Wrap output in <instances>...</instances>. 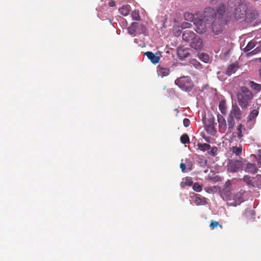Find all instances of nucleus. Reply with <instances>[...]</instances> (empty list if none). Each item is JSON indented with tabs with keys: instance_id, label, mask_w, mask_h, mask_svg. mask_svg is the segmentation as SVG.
<instances>
[{
	"instance_id": "nucleus-1",
	"label": "nucleus",
	"mask_w": 261,
	"mask_h": 261,
	"mask_svg": "<svg viewBox=\"0 0 261 261\" xmlns=\"http://www.w3.org/2000/svg\"><path fill=\"white\" fill-rule=\"evenodd\" d=\"M253 98V94L247 87L242 86L240 92L237 94L238 104L243 109H246L249 106V103Z\"/></svg>"
},
{
	"instance_id": "nucleus-2",
	"label": "nucleus",
	"mask_w": 261,
	"mask_h": 261,
	"mask_svg": "<svg viewBox=\"0 0 261 261\" xmlns=\"http://www.w3.org/2000/svg\"><path fill=\"white\" fill-rule=\"evenodd\" d=\"M217 120L219 123V130L221 133H225L227 130V134L232 133L236 125L235 119L228 115L226 122L224 117L219 114L217 115Z\"/></svg>"
},
{
	"instance_id": "nucleus-3",
	"label": "nucleus",
	"mask_w": 261,
	"mask_h": 261,
	"mask_svg": "<svg viewBox=\"0 0 261 261\" xmlns=\"http://www.w3.org/2000/svg\"><path fill=\"white\" fill-rule=\"evenodd\" d=\"M175 83L180 89L186 91H190L193 87V84L189 76L181 77L176 79Z\"/></svg>"
},
{
	"instance_id": "nucleus-4",
	"label": "nucleus",
	"mask_w": 261,
	"mask_h": 261,
	"mask_svg": "<svg viewBox=\"0 0 261 261\" xmlns=\"http://www.w3.org/2000/svg\"><path fill=\"white\" fill-rule=\"evenodd\" d=\"M243 180L249 186L258 188H261V175H257L255 177L245 175Z\"/></svg>"
},
{
	"instance_id": "nucleus-5",
	"label": "nucleus",
	"mask_w": 261,
	"mask_h": 261,
	"mask_svg": "<svg viewBox=\"0 0 261 261\" xmlns=\"http://www.w3.org/2000/svg\"><path fill=\"white\" fill-rule=\"evenodd\" d=\"M232 135L233 137L237 138L239 140L242 141L243 138L248 134V130L245 125L242 123H238L236 126V130L232 132Z\"/></svg>"
},
{
	"instance_id": "nucleus-6",
	"label": "nucleus",
	"mask_w": 261,
	"mask_h": 261,
	"mask_svg": "<svg viewBox=\"0 0 261 261\" xmlns=\"http://www.w3.org/2000/svg\"><path fill=\"white\" fill-rule=\"evenodd\" d=\"M228 115L236 120V121H239L243 118V112L238 105L232 104L231 109Z\"/></svg>"
},
{
	"instance_id": "nucleus-7",
	"label": "nucleus",
	"mask_w": 261,
	"mask_h": 261,
	"mask_svg": "<svg viewBox=\"0 0 261 261\" xmlns=\"http://www.w3.org/2000/svg\"><path fill=\"white\" fill-rule=\"evenodd\" d=\"M242 163L239 160H229L227 165V171L230 172H236L242 167Z\"/></svg>"
},
{
	"instance_id": "nucleus-8",
	"label": "nucleus",
	"mask_w": 261,
	"mask_h": 261,
	"mask_svg": "<svg viewBox=\"0 0 261 261\" xmlns=\"http://www.w3.org/2000/svg\"><path fill=\"white\" fill-rule=\"evenodd\" d=\"M244 6L240 5L235 9V11L233 14L235 19H241L245 17L246 10L244 9Z\"/></svg>"
},
{
	"instance_id": "nucleus-9",
	"label": "nucleus",
	"mask_w": 261,
	"mask_h": 261,
	"mask_svg": "<svg viewBox=\"0 0 261 261\" xmlns=\"http://www.w3.org/2000/svg\"><path fill=\"white\" fill-rule=\"evenodd\" d=\"M190 43L192 48L197 50H201L203 46L202 40L197 35Z\"/></svg>"
},
{
	"instance_id": "nucleus-10",
	"label": "nucleus",
	"mask_w": 261,
	"mask_h": 261,
	"mask_svg": "<svg viewBox=\"0 0 261 261\" xmlns=\"http://www.w3.org/2000/svg\"><path fill=\"white\" fill-rule=\"evenodd\" d=\"M195 24L196 25L195 30L197 33L202 34L206 31L207 26L203 20H199Z\"/></svg>"
},
{
	"instance_id": "nucleus-11",
	"label": "nucleus",
	"mask_w": 261,
	"mask_h": 261,
	"mask_svg": "<svg viewBox=\"0 0 261 261\" xmlns=\"http://www.w3.org/2000/svg\"><path fill=\"white\" fill-rule=\"evenodd\" d=\"M197 35L193 31L190 30H186L182 34V39L186 42L190 43L195 38Z\"/></svg>"
},
{
	"instance_id": "nucleus-12",
	"label": "nucleus",
	"mask_w": 261,
	"mask_h": 261,
	"mask_svg": "<svg viewBox=\"0 0 261 261\" xmlns=\"http://www.w3.org/2000/svg\"><path fill=\"white\" fill-rule=\"evenodd\" d=\"M244 191L241 190L239 192H237L233 196V199L234 200V205H237L241 203L244 201Z\"/></svg>"
},
{
	"instance_id": "nucleus-13",
	"label": "nucleus",
	"mask_w": 261,
	"mask_h": 261,
	"mask_svg": "<svg viewBox=\"0 0 261 261\" xmlns=\"http://www.w3.org/2000/svg\"><path fill=\"white\" fill-rule=\"evenodd\" d=\"M189 48H179L177 49V55L181 60L185 59L190 56Z\"/></svg>"
},
{
	"instance_id": "nucleus-14",
	"label": "nucleus",
	"mask_w": 261,
	"mask_h": 261,
	"mask_svg": "<svg viewBox=\"0 0 261 261\" xmlns=\"http://www.w3.org/2000/svg\"><path fill=\"white\" fill-rule=\"evenodd\" d=\"M157 72L159 76L163 77L169 74L170 69L169 68L165 67L162 65H159L157 67Z\"/></svg>"
},
{
	"instance_id": "nucleus-15",
	"label": "nucleus",
	"mask_w": 261,
	"mask_h": 261,
	"mask_svg": "<svg viewBox=\"0 0 261 261\" xmlns=\"http://www.w3.org/2000/svg\"><path fill=\"white\" fill-rule=\"evenodd\" d=\"M248 85L255 93H258L261 91V84L253 81H248Z\"/></svg>"
},
{
	"instance_id": "nucleus-16",
	"label": "nucleus",
	"mask_w": 261,
	"mask_h": 261,
	"mask_svg": "<svg viewBox=\"0 0 261 261\" xmlns=\"http://www.w3.org/2000/svg\"><path fill=\"white\" fill-rule=\"evenodd\" d=\"M145 55L149 60H150L152 63L156 64L159 63L160 61V57L156 56L151 51H147L145 53Z\"/></svg>"
},
{
	"instance_id": "nucleus-17",
	"label": "nucleus",
	"mask_w": 261,
	"mask_h": 261,
	"mask_svg": "<svg viewBox=\"0 0 261 261\" xmlns=\"http://www.w3.org/2000/svg\"><path fill=\"white\" fill-rule=\"evenodd\" d=\"M225 11V6L223 4H221L217 8V12L215 13V16H218L219 18H221L224 14Z\"/></svg>"
},
{
	"instance_id": "nucleus-18",
	"label": "nucleus",
	"mask_w": 261,
	"mask_h": 261,
	"mask_svg": "<svg viewBox=\"0 0 261 261\" xmlns=\"http://www.w3.org/2000/svg\"><path fill=\"white\" fill-rule=\"evenodd\" d=\"M239 67L237 64H231L228 66L226 70V74L228 75H231L232 74L235 73L239 69Z\"/></svg>"
},
{
	"instance_id": "nucleus-19",
	"label": "nucleus",
	"mask_w": 261,
	"mask_h": 261,
	"mask_svg": "<svg viewBox=\"0 0 261 261\" xmlns=\"http://www.w3.org/2000/svg\"><path fill=\"white\" fill-rule=\"evenodd\" d=\"M245 171L252 174H255L257 171V168H256L255 164L247 163Z\"/></svg>"
},
{
	"instance_id": "nucleus-20",
	"label": "nucleus",
	"mask_w": 261,
	"mask_h": 261,
	"mask_svg": "<svg viewBox=\"0 0 261 261\" xmlns=\"http://www.w3.org/2000/svg\"><path fill=\"white\" fill-rule=\"evenodd\" d=\"M193 184L192 179L190 177H186L182 179V181L180 182V187L185 188V186H191Z\"/></svg>"
},
{
	"instance_id": "nucleus-21",
	"label": "nucleus",
	"mask_w": 261,
	"mask_h": 261,
	"mask_svg": "<svg viewBox=\"0 0 261 261\" xmlns=\"http://www.w3.org/2000/svg\"><path fill=\"white\" fill-rule=\"evenodd\" d=\"M258 115V111L256 109L253 110L249 114L247 117V122L252 121L254 120Z\"/></svg>"
},
{
	"instance_id": "nucleus-22",
	"label": "nucleus",
	"mask_w": 261,
	"mask_h": 261,
	"mask_svg": "<svg viewBox=\"0 0 261 261\" xmlns=\"http://www.w3.org/2000/svg\"><path fill=\"white\" fill-rule=\"evenodd\" d=\"M138 22H133L131 25L128 28V33L132 35H135L136 29L138 26Z\"/></svg>"
},
{
	"instance_id": "nucleus-23",
	"label": "nucleus",
	"mask_w": 261,
	"mask_h": 261,
	"mask_svg": "<svg viewBox=\"0 0 261 261\" xmlns=\"http://www.w3.org/2000/svg\"><path fill=\"white\" fill-rule=\"evenodd\" d=\"M197 146L199 149L203 151L208 150L211 148V145L206 143H198L197 144Z\"/></svg>"
},
{
	"instance_id": "nucleus-24",
	"label": "nucleus",
	"mask_w": 261,
	"mask_h": 261,
	"mask_svg": "<svg viewBox=\"0 0 261 261\" xmlns=\"http://www.w3.org/2000/svg\"><path fill=\"white\" fill-rule=\"evenodd\" d=\"M231 151L237 156H240L242 153V147L240 146H232L231 148Z\"/></svg>"
},
{
	"instance_id": "nucleus-25",
	"label": "nucleus",
	"mask_w": 261,
	"mask_h": 261,
	"mask_svg": "<svg viewBox=\"0 0 261 261\" xmlns=\"http://www.w3.org/2000/svg\"><path fill=\"white\" fill-rule=\"evenodd\" d=\"M194 201L197 205H203L205 203L206 200L204 197L195 196L194 197Z\"/></svg>"
},
{
	"instance_id": "nucleus-26",
	"label": "nucleus",
	"mask_w": 261,
	"mask_h": 261,
	"mask_svg": "<svg viewBox=\"0 0 261 261\" xmlns=\"http://www.w3.org/2000/svg\"><path fill=\"white\" fill-rule=\"evenodd\" d=\"M219 108L222 114H226L227 112V109L226 106V102L224 100H222L219 102Z\"/></svg>"
},
{
	"instance_id": "nucleus-27",
	"label": "nucleus",
	"mask_w": 261,
	"mask_h": 261,
	"mask_svg": "<svg viewBox=\"0 0 261 261\" xmlns=\"http://www.w3.org/2000/svg\"><path fill=\"white\" fill-rule=\"evenodd\" d=\"M129 8L128 6H122L119 9L120 13L123 16L127 15L129 13Z\"/></svg>"
},
{
	"instance_id": "nucleus-28",
	"label": "nucleus",
	"mask_w": 261,
	"mask_h": 261,
	"mask_svg": "<svg viewBox=\"0 0 261 261\" xmlns=\"http://www.w3.org/2000/svg\"><path fill=\"white\" fill-rule=\"evenodd\" d=\"M256 45V42L253 41H250L246 46L244 48V51L245 52H247L251 50L253 48L255 47Z\"/></svg>"
},
{
	"instance_id": "nucleus-29",
	"label": "nucleus",
	"mask_w": 261,
	"mask_h": 261,
	"mask_svg": "<svg viewBox=\"0 0 261 261\" xmlns=\"http://www.w3.org/2000/svg\"><path fill=\"white\" fill-rule=\"evenodd\" d=\"M206 130L208 133H210L212 135L215 134L217 130L214 127V125L213 124H209L207 125H206Z\"/></svg>"
},
{
	"instance_id": "nucleus-30",
	"label": "nucleus",
	"mask_w": 261,
	"mask_h": 261,
	"mask_svg": "<svg viewBox=\"0 0 261 261\" xmlns=\"http://www.w3.org/2000/svg\"><path fill=\"white\" fill-rule=\"evenodd\" d=\"M180 139L181 142L184 144L190 143V139L188 135L187 134H183L180 137Z\"/></svg>"
},
{
	"instance_id": "nucleus-31",
	"label": "nucleus",
	"mask_w": 261,
	"mask_h": 261,
	"mask_svg": "<svg viewBox=\"0 0 261 261\" xmlns=\"http://www.w3.org/2000/svg\"><path fill=\"white\" fill-rule=\"evenodd\" d=\"M219 226L221 228H222V225H220L219 224V222H217V221H214V220H212L211 221V222L210 223V227L214 229H215V228H216L217 226Z\"/></svg>"
},
{
	"instance_id": "nucleus-32",
	"label": "nucleus",
	"mask_w": 261,
	"mask_h": 261,
	"mask_svg": "<svg viewBox=\"0 0 261 261\" xmlns=\"http://www.w3.org/2000/svg\"><path fill=\"white\" fill-rule=\"evenodd\" d=\"M132 17L134 20H139L140 19V16L138 11H134L132 13Z\"/></svg>"
},
{
	"instance_id": "nucleus-33",
	"label": "nucleus",
	"mask_w": 261,
	"mask_h": 261,
	"mask_svg": "<svg viewBox=\"0 0 261 261\" xmlns=\"http://www.w3.org/2000/svg\"><path fill=\"white\" fill-rule=\"evenodd\" d=\"M193 189L195 191L199 192L202 191V187L198 183L195 182L193 185Z\"/></svg>"
},
{
	"instance_id": "nucleus-34",
	"label": "nucleus",
	"mask_w": 261,
	"mask_h": 261,
	"mask_svg": "<svg viewBox=\"0 0 261 261\" xmlns=\"http://www.w3.org/2000/svg\"><path fill=\"white\" fill-rule=\"evenodd\" d=\"M217 150L218 148L216 147H213L211 148V150L208 152V153L213 156H215L217 154Z\"/></svg>"
},
{
	"instance_id": "nucleus-35",
	"label": "nucleus",
	"mask_w": 261,
	"mask_h": 261,
	"mask_svg": "<svg viewBox=\"0 0 261 261\" xmlns=\"http://www.w3.org/2000/svg\"><path fill=\"white\" fill-rule=\"evenodd\" d=\"M261 51V47H257L249 53L250 55H254Z\"/></svg>"
},
{
	"instance_id": "nucleus-36",
	"label": "nucleus",
	"mask_w": 261,
	"mask_h": 261,
	"mask_svg": "<svg viewBox=\"0 0 261 261\" xmlns=\"http://www.w3.org/2000/svg\"><path fill=\"white\" fill-rule=\"evenodd\" d=\"M185 17L187 20H192L194 18V15L189 13H186L185 14Z\"/></svg>"
},
{
	"instance_id": "nucleus-37",
	"label": "nucleus",
	"mask_w": 261,
	"mask_h": 261,
	"mask_svg": "<svg viewBox=\"0 0 261 261\" xmlns=\"http://www.w3.org/2000/svg\"><path fill=\"white\" fill-rule=\"evenodd\" d=\"M200 58L204 62H207L208 60V56L206 54H202L200 55Z\"/></svg>"
},
{
	"instance_id": "nucleus-38",
	"label": "nucleus",
	"mask_w": 261,
	"mask_h": 261,
	"mask_svg": "<svg viewBox=\"0 0 261 261\" xmlns=\"http://www.w3.org/2000/svg\"><path fill=\"white\" fill-rule=\"evenodd\" d=\"M183 124L185 127H188L190 124V120L188 118H185L183 120Z\"/></svg>"
},
{
	"instance_id": "nucleus-39",
	"label": "nucleus",
	"mask_w": 261,
	"mask_h": 261,
	"mask_svg": "<svg viewBox=\"0 0 261 261\" xmlns=\"http://www.w3.org/2000/svg\"><path fill=\"white\" fill-rule=\"evenodd\" d=\"M180 169L181 170V171L182 172H186V165L185 164L181 163L180 164Z\"/></svg>"
},
{
	"instance_id": "nucleus-40",
	"label": "nucleus",
	"mask_w": 261,
	"mask_h": 261,
	"mask_svg": "<svg viewBox=\"0 0 261 261\" xmlns=\"http://www.w3.org/2000/svg\"><path fill=\"white\" fill-rule=\"evenodd\" d=\"M115 5H116L115 2L113 1H111L109 3V6L111 7H114L115 6Z\"/></svg>"
},
{
	"instance_id": "nucleus-41",
	"label": "nucleus",
	"mask_w": 261,
	"mask_h": 261,
	"mask_svg": "<svg viewBox=\"0 0 261 261\" xmlns=\"http://www.w3.org/2000/svg\"><path fill=\"white\" fill-rule=\"evenodd\" d=\"M203 138L204 139V140L206 142H210V137H203Z\"/></svg>"
},
{
	"instance_id": "nucleus-42",
	"label": "nucleus",
	"mask_w": 261,
	"mask_h": 261,
	"mask_svg": "<svg viewBox=\"0 0 261 261\" xmlns=\"http://www.w3.org/2000/svg\"><path fill=\"white\" fill-rule=\"evenodd\" d=\"M258 163L261 164V154L258 155V157L257 158Z\"/></svg>"
},
{
	"instance_id": "nucleus-43",
	"label": "nucleus",
	"mask_w": 261,
	"mask_h": 261,
	"mask_svg": "<svg viewBox=\"0 0 261 261\" xmlns=\"http://www.w3.org/2000/svg\"><path fill=\"white\" fill-rule=\"evenodd\" d=\"M211 10H212L213 11H214V10L210 8L206 9V11H211Z\"/></svg>"
},
{
	"instance_id": "nucleus-44",
	"label": "nucleus",
	"mask_w": 261,
	"mask_h": 261,
	"mask_svg": "<svg viewBox=\"0 0 261 261\" xmlns=\"http://www.w3.org/2000/svg\"><path fill=\"white\" fill-rule=\"evenodd\" d=\"M225 192L224 191H223V192H222V194H223V195H225Z\"/></svg>"
}]
</instances>
